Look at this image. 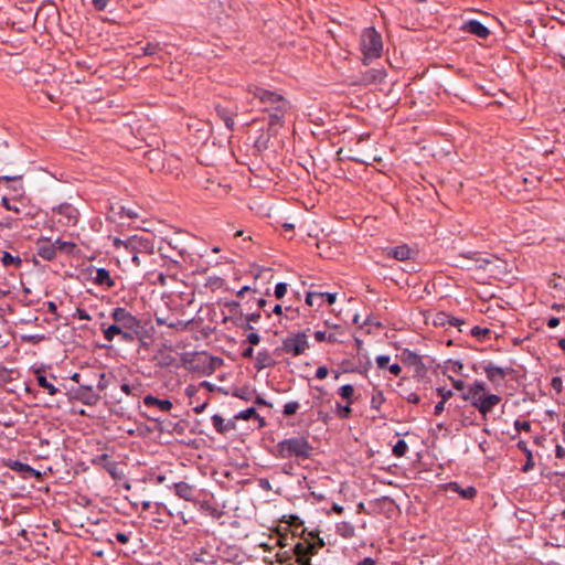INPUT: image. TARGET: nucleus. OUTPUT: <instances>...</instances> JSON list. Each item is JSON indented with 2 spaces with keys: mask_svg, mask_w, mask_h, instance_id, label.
Here are the masks:
<instances>
[{
  "mask_svg": "<svg viewBox=\"0 0 565 565\" xmlns=\"http://www.w3.org/2000/svg\"><path fill=\"white\" fill-rule=\"evenodd\" d=\"M460 397L478 409L483 422L488 420V414L502 401L500 395L488 393L486 383L479 380L470 384Z\"/></svg>",
  "mask_w": 565,
  "mask_h": 565,
  "instance_id": "1",
  "label": "nucleus"
},
{
  "mask_svg": "<svg viewBox=\"0 0 565 565\" xmlns=\"http://www.w3.org/2000/svg\"><path fill=\"white\" fill-rule=\"evenodd\" d=\"M248 94L253 95L254 98L259 99L264 105L273 106L275 111L270 115L269 125L274 127L280 125L284 114L289 109V103L284 99L280 95L260 88L258 86H249Z\"/></svg>",
  "mask_w": 565,
  "mask_h": 565,
  "instance_id": "2",
  "label": "nucleus"
},
{
  "mask_svg": "<svg viewBox=\"0 0 565 565\" xmlns=\"http://www.w3.org/2000/svg\"><path fill=\"white\" fill-rule=\"evenodd\" d=\"M111 318L114 319V324H110L107 328H105V324L102 326L104 337L109 342L114 341L117 333L125 329L141 328L140 321L125 308H115L111 312Z\"/></svg>",
  "mask_w": 565,
  "mask_h": 565,
  "instance_id": "3",
  "label": "nucleus"
},
{
  "mask_svg": "<svg viewBox=\"0 0 565 565\" xmlns=\"http://www.w3.org/2000/svg\"><path fill=\"white\" fill-rule=\"evenodd\" d=\"M360 49L363 54V63L377 58L382 54L383 42L381 34L373 28H366L361 34Z\"/></svg>",
  "mask_w": 565,
  "mask_h": 565,
  "instance_id": "4",
  "label": "nucleus"
},
{
  "mask_svg": "<svg viewBox=\"0 0 565 565\" xmlns=\"http://www.w3.org/2000/svg\"><path fill=\"white\" fill-rule=\"evenodd\" d=\"M278 456L287 459L291 457L306 459L312 452V447L302 437H292L277 444Z\"/></svg>",
  "mask_w": 565,
  "mask_h": 565,
  "instance_id": "5",
  "label": "nucleus"
},
{
  "mask_svg": "<svg viewBox=\"0 0 565 565\" xmlns=\"http://www.w3.org/2000/svg\"><path fill=\"white\" fill-rule=\"evenodd\" d=\"M306 334L297 333L286 338L282 342V350L292 355H300L308 349Z\"/></svg>",
  "mask_w": 565,
  "mask_h": 565,
  "instance_id": "6",
  "label": "nucleus"
},
{
  "mask_svg": "<svg viewBox=\"0 0 565 565\" xmlns=\"http://www.w3.org/2000/svg\"><path fill=\"white\" fill-rule=\"evenodd\" d=\"M398 358L405 365L414 367V376L424 377L426 375L427 367L424 364L422 356L417 353L411 351L409 349H403Z\"/></svg>",
  "mask_w": 565,
  "mask_h": 565,
  "instance_id": "7",
  "label": "nucleus"
},
{
  "mask_svg": "<svg viewBox=\"0 0 565 565\" xmlns=\"http://www.w3.org/2000/svg\"><path fill=\"white\" fill-rule=\"evenodd\" d=\"M116 246H124L126 249H130L135 253L137 252H151L152 250V244L149 239L140 237V236H131L128 238L127 242H122L118 238L115 239Z\"/></svg>",
  "mask_w": 565,
  "mask_h": 565,
  "instance_id": "8",
  "label": "nucleus"
},
{
  "mask_svg": "<svg viewBox=\"0 0 565 565\" xmlns=\"http://www.w3.org/2000/svg\"><path fill=\"white\" fill-rule=\"evenodd\" d=\"M386 77V71L383 67H372L360 73L359 83L362 85L380 84Z\"/></svg>",
  "mask_w": 565,
  "mask_h": 565,
  "instance_id": "9",
  "label": "nucleus"
},
{
  "mask_svg": "<svg viewBox=\"0 0 565 565\" xmlns=\"http://www.w3.org/2000/svg\"><path fill=\"white\" fill-rule=\"evenodd\" d=\"M460 30L465 33L472 34L479 39H488L490 35V30L482 24L480 21L471 19L466 21Z\"/></svg>",
  "mask_w": 565,
  "mask_h": 565,
  "instance_id": "10",
  "label": "nucleus"
},
{
  "mask_svg": "<svg viewBox=\"0 0 565 565\" xmlns=\"http://www.w3.org/2000/svg\"><path fill=\"white\" fill-rule=\"evenodd\" d=\"M34 373L38 385L45 390L47 394L54 396L60 392V390L54 385V382L57 380L55 375L51 374L50 376H46L41 370H35Z\"/></svg>",
  "mask_w": 565,
  "mask_h": 565,
  "instance_id": "11",
  "label": "nucleus"
},
{
  "mask_svg": "<svg viewBox=\"0 0 565 565\" xmlns=\"http://www.w3.org/2000/svg\"><path fill=\"white\" fill-rule=\"evenodd\" d=\"M54 212L64 217V224L73 225L77 222L78 211L70 203H62L54 209Z\"/></svg>",
  "mask_w": 565,
  "mask_h": 565,
  "instance_id": "12",
  "label": "nucleus"
},
{
  "mask_svg": "<svg viewBox=\"0 0 565 565\" xmlns=\"http://www.w3.org/2000/svg\"><path fill=\"white\" fill-rule=\"evenodd\" d=\"M344 335V327L340 324H334L330 331H320V342L328 341L329 343H341L343 342Z\"/></svg>",
  "mask_w": 565,
  "mask_h": 565,
  "instance_id": "13",
  "label": "nucleus"
},
{
  "mask_svg": "<svg viewBox=\"0 0 565 565\" xmlns=\"http://www.w3.org/2000/svg\"><path fill=\"white\" fill-rule=\"evenodd\" d=\"M92 279L95 285L106 289H110L115 286V280L111 278L109 270L106 268H97Z\"/></svg>",
  "mask_w": 565,
  "mask_h": 565,
  "instance_id": "14",
  "label": "nucleus"
},
{
  "mask_svg": "<svg viewBox=\"0 0 565 565\" xmlns=\"http://www.w3.org/2000/svg\"><path fill=\"white\" fill-rule=\"evenodd\" d=\"M174 492L175 494L185 501L194 502L195 501V489L193 486L180 481L174 483Z\"/></svg>",
  "mask_w": 565,
  "mask_h": 565,
  "instance_id": "15",
  "label": "nucleus"
},
{
  "mask_svg": "<svg viewBox=\"0 0 565 565\" xmlns=\"http://www.w3.org/2000/svg\"><path fill=\"white\" fill-rule=\"evenodd\" d=\"M483 371L487 374V379L492 384H495L505 379V370L501 366L492 364L491 362L483 366Z\"/></svg>",
  "mask_w": 565,
  "mask_h": 565,
  "instance_id": "16",
  "label": "nucleus"
},
{
  "mask_svg": "<svg viewBox=\"0 0 565 565\" xmlns=\"http://www.w3.org/2000/svg\"><path fill=\"white\" fill-rule=\"evenodd\" d=\"M413 250L408 245L403 244L387 249L386 255L396 260H407L412 258Z\"/></svg>",
  "mask_w": 565,
  "mask_h": 565,
  "instance_id": "17",
  "label": "nucleus"
},
{
  "mask_svg": "<svg viewBox=\"0 0 565 565\" xmlns=\"http://www.w3.org/2000/svg\"><path fill=\"white\" fill-rule=\"evenodd\" d=\"M143 404L147 407H158L162 412H169L172 408V403L169 399H160L152 395L145 396Z\"/></svg>",
  "mask_w": 565,
  "mask_h": 565,
  "instance_id": "18",
  "label": "nucleus"
},
{
  "mask_svg": "<svg viewBox=\"0 0 565 565\" xmlns=\"http://www.w3.org/2000/svg\"><path fill=\"white\" fill-rule=\"evenodd\" d=\"M275 364V360L268 351H259L255 358V367L257 371L264 370Z\"/></svg>",
  "mask_w": 565,
  "mask_h": 565,
  "instance_id": "19",
  "label": "nucleus"
},
{
  "mask_svg": "<svg viewBox=\"0 0 565 565\" xmlns=\"http://www.w3.org/2000/svg\"><path fill=\"white\" fill-rule=\"evenodd\" d=\"M516 447L523 454H526V460H525V463L522 467V471L523 472L531 471L534 468V466H535L532 451L529 449V447H527V445H526V443L524 440H519L518 444H516Z\"/></svg>",
  "mask_w": 565,
  "mask_h": 565,
  "instance_id": "20",
  "label": "nucleus"
},
{
  "mask_svg": "<svg viewBox=\"0 0 565 565\" xmlns=\"http://www.w3.org/2000/svg\"><path fill=\"white\" fill-rule=\"evenodd\" d=\"M93 463L97 465V466H102L111 475L115 473V470L117 468V463L115 461L110 460V457L107 454H102V455L96 456L93 459Z\"/></svg>",
  "mask_w": 565,
  "mask_h": 565,
  "instance_id": "21",
  "label": "nucleus"
},
{
  "mask_svg": "<svg viewBox=\"0 0 565 565\" xmlns=\"http://www.w3.org/2000/svg\"><path fill=\"white\" fill-rule=\"evenodd\" d=\"M448 488L459 493L463 499L471 500L477 495V489L472 486L461 488L457 482H450L448 483Z\"/></svg>",
  "mask_w": 565,
  "mask_h": 565,
  "instance_id": "22",
  "label": "nucleus"
},
{
  "mask_svg": "<svg viewBox=\"0 0 565 565\" xmlns=\"http://www.w3.org/2000/svg\"><path fill=\"white\" fill-rule=\"evenodd\" d=\"M56 248L53 243L45 241L39 245L38 254L46 260H52L56 256Z\"/></svg>",
  "mask_w": 565,
  "mask_h": 565,
  "instance_id": "23",
  "label": "nucleus"
},
{
  "mask_svg": "<svg viewBox=\"0 0 565 565\" xmlns=\"http://www.w3.org/2000/svg\"><path fill=\"white\" fill-rule=\"evenodd\" d=\"M313 548H315L313 545H311L309 547H307L302 544L296 545L297 561L300 563V565H311L310 557L308 556L307 550H309L310 553L312 554Z\"/></svg>",
  "mask_w": 565,
  "mask_h": 565,
  "instance_id": "24",
  "label": "nucleus"
},
{
  "mask_svg": "<svg viewBox=\"0 0 565 565\" xmlns=\"http://www.w3.org/2000/svg\"><path fill=\"white\" fill-rule=\"evenodd\" d=\"M354 532V526L349 522H340L337 524V533L344 539L353 537Z\"/></svg>",
  "mask_w": 565,
  "mask_h": 565,
  "instance_id": "25",
  "label": "nucleus"
},
{
  "mask_svg": "<svg viewBox=\"0 0 565 565\" xmlns=\"http://www.w3.org/2000/svg\"><path fill=\"white\" fill-rule=\"evenodd\" d=\"M212 424L215 430L221 434L234 428L233 425L225 424L224 418L218 414L212 416Z\"/></svg>",
  "mask_w": 565,
  "mask_h": 565,
  "instance_id": "26",
  "label": "nucleus"
},
{
  "mask_svg": "<svg viewBox=\"0 0 565 565\" xmlns=\"http://www.w3.org/2000/svg\"><path fill=\"white\" fill-rule=\"evenodd\" d=\"M167 47V44H161L160 42L148 43L145 47H142L143 55H159Z\"/></svg>",
  "mask_w": 565,
  "mask_h": 565,
  "instance_id": "27",
  "label": "nucleus"
},
{
  "mask_svg": "<svg viewBox=\"0 0 565 565\" xmlns=\"http://www.w3.org/2000/svg\"><path fill=\"white\" fill-rule=\"evenodd\" d=\"M461 256L462 257H467L469 259H472L476 263H479V265H478L479 268H486V266L491 263L490 258L482 257L481 254L477 253V252H471V253H468V254H461Z\"/></svg>",
  "mask_w": 565,
  "mask_h": 565,
  "instance_id": "28",
  "label": "nucleus"
},
{
  "mask_svg": "<svg viewBox=\"0 0 565 565\" xmlns=\"http://www.w3.org/2000/svg\"><path fill=\"white\" fill-rule=\"evenodd\" d=\"M354 387L351 384H344L339 388V395L345 399L349 405L353 403Z\"/></svg>",
  "mask_w": 565,
  "mask_h": 565,
  "instance_id": "29",
  "label": "nucleus"
},
{
  "mask_svg": "<svg viewBox=\"0 0 565 565\" xmlns=\"http://www.w3.org/2000/svg\"><path fill=\"white\" fill-rule=\"evenodd\" d=\"M384 402H385V397H384L383 392L375 387L374 393L371 398V408L379 411Z\"/></svg>",
  "mask_w": 565,
  "mask_h": 565,
  "instance_id": "30",
  "label": "nucleus"
},
{
  "mask_svg": "<svg viewBox=\"0 0 565 565\" xmlns=\"http://www.w3.org/2000/svg\"><path fill=\"white\" fill-rule=\"evenodd\" d=\"M408 450V445L404 439H398L396 444L393 446L392 452L395 457L399 458L406 455Z\"/></svg>",
  "mask_w": 565,
  "mask_h": 565,
  "instance_id": "31",
  "label": "nucleus"
},
{
  "mask_svg": "<svg viewBox=\"0 0 565 565\" xmlns=\"http://www.w3.org/2000/svg\"><path fill=\"white\" fill-rule=\"evenodd\" d=\"M1 263L6 267L12 266V265L20 266L21 259L19 256H12L9 252H3L2 256H1Z\"/></svg>",
  "mask_w": 565,
  "mask_h": 565,
  "instance_id": "32",
  "label": "nucleus"
},
{
  "mask_svg": "<svg viewBox=\"0 0 565 565\" xmlns=\"http://www.w3.org/2000/svg\"><path fill=\"white\" fill-rule=\"evenodd\" d=\"M339 296V292L333 291H320V306L322 305H333Z\"/></svg>",
  "mask_w": 565,
  "mask_h": 565,
  "instance_id": "33",
  "label": "nucleus"
},
{
  "mask_svg": "<svg viewBox=\"0 0 565 565\" xmlns=\"http://www.w3.org/2000/svg\"><path fill=\"white\" fill-rule=\"evenodd\" d=\"M252 417H255V418H258V419H263L259 417V415L257 414L256 409L254 407H249V408H246L244 411H241L236 416L235 418L236 419H243V420H247Z\"/></svg>",
  "mask_w": 565,
  "mask_h": 565,
  "instance_id": "34",
  "label": "nucleus"
},
{
  "mask_svg": "<svg viewBox=\"0 0 565 565\" xmlns=\"http://www.w3.org/2000/svg\"><path fill=\"white\" fill-rule=\"evenodd\" d=\"M491 333V330L488 328H481V327H473L470 331V334L479 340H483L484 338L489 337Z\"/></svg>",
  "mask_w": 565,
  "mask_h": 565,
  "instance_id": "35",
  "label": "nucleus"
},
{
  "mask_svg": "<svg viewBox=\"0 0 565 565\" xmlns=\"http://www.w3.org/2000/svg\"><path fill=\"white\" fill-rule=\"evenodd\" d=\"M53 244H54L56 250H61V252L71 253L75 248V244L74 243L65 242V241H62V239H56Z\"/></svg>",
  "mask_w": 565,
  "mask_h": 565,
  "instance_id": "36",
  "label": "nucleus"
},
{
  "mask_svg": "<svg viewBox=\"0 0 565 565\" xmlns=\"http://www.w3.org/2000/svg\"><path fill=\"white\" fill-rule=\"evenodd\" d=\"M139 330L140 329H125L118 332L117 335H120L125 342H132L135 337L139 333Z\"/></svg>",
  "mask_w": 565,
  "mask_h": 565,
  "instance_id": "37",
  "label": "nucleus"
},
{
  "mask_svg": "<svg viewBox=\"0 0 565 565\" xmlns=\"http://www.w3.org/2000/svg\"><path fill=\"white\" fill-rule=\"evenodd\" d=\"M352 408L349 403L347 405H341L340 403H337V414L340 418H349L351 416Z\"/></svg>",
  "mask_w": 565,
  "mask_h": 565,
  "instance_id": "38",
  "label": "nucleus"
},
{
  "mask_svg": "<svg viewBox=\"0 0 565 565\" xmlns=\"http://www.w3.org/2000/svg\"><path fill=\"white\" fill-rule=\"evenodd\" d=\"M320 510H322L327 514H330L331 512L340 514L343 511V507L337 503H326L323 507L320 508Z\"/></svg>",
  "mask_w": 565,
  "mask_h": 565,
  "instance_id": "39",
  "label": "nucleus"
},
{
  "mask_svg": "<svg viewBox=\"0 0 565 565\" xmlns=\"http://www.w3.org/2000/svg\"><path fill=\"white\" fill-rule=\"evenodd\" d=\"M157 323L159 326L167 324L169 328H172V329H184L185 328V324L182 321H179V320L170 322V321H166L162 318H157Z\"/></svg>",
  "mask_w": 565,
  "mask_h": 565,
  "instance_id": "40",
  "label": "nucleus"
},
{
  "mask_svg": "<svg viewBox=\"0 0 565 565\" xmlns=\"http://www.w3.org/2000/svg\"><path fill=\"white\" fill-rule=\"evenodd\" d=\"M299 409V403L298 402H288L284 406V414L285 415H294Z\"/></svg>",
  "mask_w": 565,
  "mask_h": 565,
  "instance_id": "41",
  "label": "nucleus"
},
{
  "mask_svg": "<svg viewBox=\"0 0 565 565\" xmlns=\"http://www.w3.org/2000/svg\"><path fill=\"white\" fill-rule=\"evenodd\" d=\"M437 394L440 396L443 402H447L454 396V393L451 390L446 388L444 386L436 388Z\"/></svg>",
  "mask_w": 565,
  "mask_h": 565,
  "instance_id": "42",
  "label": "nucleus"
},
{
  "mask_svg": "<svg viewBox=\"0 0 565 565\" xmlns=\"http://www.w3.org/2000/svg\"><path fill=\"white\" fill-rule=\"evenodd\" d=\"M514 428L518 433L520 431H530L531 429V423L529 420H520L516 419L514 422Z\"/></svg>",
  "mask_w": 565,
  "mask_h": 565,
  "instance_id": "43",
  "label": "nucleus"
},
{
  "mask_svg": "<svg viewBox=\"0 0 565 565\" xmlns=\"http://www.w3.org/2000/svg\"><path fill=\"white\" fill-rule=\"evenodd\" d=\"M287 292V284L285 282H278L275 286V296L276 298L280 299L282 298Z\"/></svg>",
  "mask_w": 565,
  "mask_h": 565,
  "instance_id": "44",
  "label": "nucleus"
},
{
  "mask_svg": "<svg viewBox=\"0 0 565 565\" xmlns=\"http://www.w3.org/2000/svg\"><path fill=\"white\" fill-rule=\"evenodd\" d=\"M551 386L556 393H561L563 391V380L559 376H554Z\"/></svg>",
  "mask_w": 565,
  "mask_h": 565,
  "instance_id": "45",
  "label": "nucleus"
},
{
  "mask_svg": "<svg viewBox=\"0 0 565 565\" xmlns=\"http://www.w3.org/2000/svg\"><path fill=\"white\" fill-rule=\"evenodd\" d=\"M391 358L388 355H379L376 356L375 361L380 369L388 367Z\"/></svg>",
  "mask_w": 565,
  "mask_h": 565,
  "instance_id": "46",
  "label": "nucleus"
},
{
  "mask_svg": "<svg viewBox=\"0 0 565 565\" xmlns=\"http://www.w3.org/2000/svg\"><path fill=\"white\" fill-rule=\"evenodd\" d=\"M454 388L460 391L461 393L467 390L469 385H466V383L461 380H455L450 377Z\"/></svg>",
  "mask_w": 565,
  "mask_h": 565,
  "instance_id": "47",
  "label": "nucleus"
},
{
  "mask_svg": "<svg viewBox=\"0 0 565 565\" xmlns=\"http://www.w3.org/2000/svg\"><path fill=\"white\" fill-rule=\"evenodd\" d=\"M75 316H76L79 320H86V321L92 320L90 315H89L85 309H82V308H77V309H76Z\"/></svg>",
  "mask_w": 565,
  "mask_h": 565,
  "instance_id": "48",
  "label": "nucleus"
},
{
  "mask_svg": "<svg viewBox=\"0 0 565 565\" xmlns=\"http://www.w3.org/2000/svg\"><path fill=\"white\" fill-rule=\"evenodd\" d=\"M448 363L451 364V371L456 374H461L463 364L460 361H451L449 360Z\"/></svg>",
  "mask_w": 565,
  "mask_h": 565,
  "instance_id": "49",
  "label": "nucleus"
},
{
  "mask_svg": "<svg viewBox=\"0 0 565 565\" xmlns=\"http://www.w3.org/2000/svg\"><path fill=\"white\" fill-rule=\"evenodd\" d=\"M130 535L131 533H121V532H118L115 536H116V540L121 543V544H126L129 539H130Z\"/></svg>",
  "mask_w": 565,
  "mask_h": 565,
  "instance_id": "50",
  "label": "nucleus"
},
{
  "mask_svg": "<svg viewBox=\"0 0 565 565\" xmlns=\"http://www.w3.org/2000/svg\"><path fill=\"white\" fill-rule=\"evenodd\" d=\"M247 340L248 342L252 344V345H256L259 343L260 341V337L257 332H250L248 335H247Z\"/></svg>",
  "mask_w": 565,
  "mask_h": 565,
  "instance_id": "51",
  "label": "nucleus"
},
{
  "mask_svg": "<svg viewBox=\"0 0 565 565\" xmlns=\"http://www.w3.org/2000/svg\"><path fill=\"white\" fill-rule=\"evenodd\" d=\"M388 371H390L393 375L398 376V375L401 374V372H402V367H401V365H399V364H397V363H393V364L388 365Z\"/></svg>",
  "mask_w": 565,
  "mask_h": 565,
  "instance_id": "52",
  "label": "nucleus"
},
{
  "mask_svg": "<svg viewBox=\"0 0 565 565\" xmlns=\"http://www.w3.org/2000/svg\"><path fill=\"white\" fill-rule=\"evenodd\" d=\"M372 366V363L370 360L366 361V363L364 365H361L359 369H358V372L362 375H366L369 370L371 369Z\"/></svg>",
  "mask_w": 565,
  "mask_h": 565,
  "instance_id": "53",
  "label": "nucleus"
},
{
  "mask_svg": "<svg viewBox=\"0 0 565 565\" xmlns=\"http://www.w3.org/2000/svg\"><path fill=\"white\" fill-rule=\"evenodd\" d=\"M445 404H446V402H443V401L438 402L435 405L434 415L439 416L445 409Z\"/></svg>",
  "mask_w": 565,
  "mask_h": 565,
  "instance_id": "54",
  "label": "nucleus"
},
{
  "mask_svg": "<svg viewBox=\"0 0 565 565\" xmlns=\"http://www.w3.org/2000/svg\"><path fill=\"white\" fill-rule=\"evenodd\" d=\"M92 2L97 10H104L108 3V0H92Z\"/></svg>",
  "mask_w": 565,
  "mask_h": 565,
  "instance_id": "55",
  "label": "nucleus"
},
{
  "mask_svg": "<svg viewBox=\"0 0 565 565\" xmlns=\"http://www.w3.org/2000/svg\"><path fill=\"white\" fill-rule=\"evenodd\" d=\"M406 401L412 404H418L420 402V397L416 393H409Z\"/></svg>",
  "mask_w": 565,
  "mask_h": 565,
  "instance_id": "56",
  "label": "nucleus"
},
{
  "mask_svg": "<svg viewBox=\"0 0 565 565\" xmlns=\"http://www.w3.org/2000/svg\"><path fill=\"white\" fill-rule=\"evenodd\" d=\"M97 387H98L100 391H104V390H106V387H107L106 375H105L104 373H102V374L99 375V381H98Z\"/></svg>",
  "mask_w": 565,
  "mask_h": 565,
  "instance_id": "57",
  "label": "nucleus"
},
{
  "mask_svg": "<svg viewBox=\"0 0 565 565\" xmlns=\"http://www.w3.org/2000/svg\"><path fill=\"white\" fill-rule=\"evenodd\" d=\"M555 456L558 459H564L565 458V448L563 446H561V445H556V447H555Z\"/></svg>",
  "mask_w": 565,
  "mask_h": 565,
  "instance_id": "58",
  "label": "nucleus"
},
{
  "mask_svg": "<svg viewBox=\"0 0 565 565\" xmlns=\"http://www.w3.org/2000/svg\"><path fill=\"white\" fill-rule=\"evenodd\" d=\"M2 205L8 210V211H14V212H19V209L17 206H13L10 204V200L7 199V198H2Z\"/></svg>",
  "mask_w": 565,
  "mask_h": 565,
  "instance_id": "59",
  "label": "nucleus"
},
{
  "mask_svg": "<svg viewBox=\"0 0 565 565\" xmlns=\"http://www.w3.org/2000/svg\"><path fill=\"white\" fill-rule=\"evenodd\" d=\"M546 324L551 329L556 328L559 324V318L551 317L550 319H547Z\"/></svg>",
  "mask_w": 565,
  "mask_h": 565,
  "instance_id": "60",
  "label": "nucleus"
},
{
  "mask_svg": "<svg viewBox=\"0 0 565 565\" xmlns=\"http://www.w3.org/2000/svg\"><path fill=\"white\" fill-rule=\"evenodd\" d=\"M120 390H121L126 395H132V394H134V387H131V386H130L129 384H127V383L121 384Z\"/></svg>",
  "mask_w": 565,
  "mask_h": 565,
  "instance_id": "61",
  "label": "nucleus"
},
{
  "mask_svg": "<svg viewBox=\"0 0 565 565\" xmlns=\"http://www.w3.org/2000/svg\"><path fill=\"white\" fill-rule=\"evenodd\" d=\"M358 565H376V561L372 557H365Z\"/></svg>",
  "mask_w": 565,
  "mask_h": 565,
  "instance_id": "62",
  "label": "nucleus"
},
{
  "mask_svg": "<svg viewBox=\"0 0 565 565\" xmlns=\"http://www.w3.org/2000/svg\"><path fill=\"white\" fill-rule=\"evenodd\" d=\"M224 124H225L226 128L232 130L234 128L235 121L232 117L226 116V117H224Z\"/></svg>",
  "mask_w": 565,
  "mask_h": 565,
  "instance_id": "63",
  "label": "nucleus"
},
{
  "mask_svg": "<svg viewBox=\"0 0 565 565\" xmlns=\"http://www.w3.org/2000/svg\"><path fill=\"white\" fill-rule=\"evenodd\" d=\"M8 373L7 370L0 365V385L7 381Z\"/></svg>",
  "mask_w": 565,
  "mask_h": 565,
  "instance_id": "64",
  "label": "nucleus"
}]
</instances>
